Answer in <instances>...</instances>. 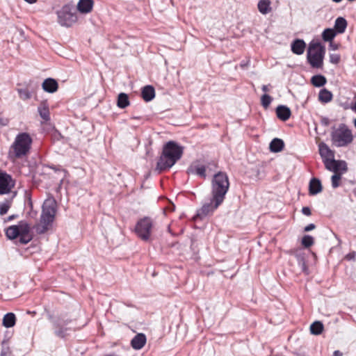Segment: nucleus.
Wrapping results in <instances>:
<instances>
[{"instance_id": "obj_1", "label": "nucleus", "mask_w": 356, "mask_h": 356, "mask_svg": "<svg viewBox=\"0 0 356 356\" xmlns=\"http://www.w3.org/2000/svg\"><path fill=\"white\" fill-rule=\"evenodd\" d=\"M184 147L177 142L170 140L163 147L162 152L156 163V170L160 172L171 168L182 156Z\"/></svg>"}, {"instance_id": "obj_2", "label": "nucleus", "mask_w": 356, "mask_h": 356, "mask_svg": "<svg viewBox=\"0 0 356 356\" xmlns=\"http://www.w3.org/2000/svg\"><path fill=\"white\" fill-rule=\"evenodd\" d=\"M33 140L26 132L18 134L10 146L9 156L12 159H22L26 156L31 150Z\"/></svg>"}, {"instance_id": "obj_3", "label": "nucleus", "mask_w": 356, "mask_h": 356, "mask_svg": "<svg viewBox=\"0 0 356 356\" xmlns=\"http://www.w3.org/2000/svg\"><path fill=\"white\" fill-rule=\"evenodd\" d=\"M5 234L10 240L17 239V243L20 245H26L33 239L30 225L26 220H20L17 225L8 227Z\"/></svg>"}, {"instance_id": "obj_4", "label": "nucleus", "mask_w": 356, "mask_h": 356, "mask_svg": "<svg viewBox=\"0 0 356 356\" xmlns=\"http://www.w3.org/2000/svg\"><path fill=\"white\" fill-rule=\"evenodd\" d=\"M229 188V181L227 175L223 172L216 173L211 181V196L216 200L224 202L225 195Z\"/></svg>"}, {"instance_id": "obj_5", "label": "nucleus", "mask_w": 356, "mask_h": 356, "mask_svg": "<svg viewBox=\"0 0 356 356\" xmlns=\"http://www.w3.org/2000/svg\"><path fill=\"white\" fill-rule=\"evenodd\" d=\"M47 317L52 323L54 334L58 338L65 339L70 335V332L75 331V328L71 325L72 319L65 318L63 315L54 317L51 314H48Z\"/></svg>"}, {"instance_id": "obj_6", "label": "nucleus", "mask_w": 356, "mask_h": 356, "mask_svg": "<svg viewBox=\"0 0 356 356\" xmlns=\"http://www.w3.org/2000/svg\"><path fill=\"white\" fill-rule=\"evenodd\" d=\"M58 23L64 27H71L78 21L75 5L73 1L64 4L56 11Z\"/></svg>"}, {"instance_id": "obj_7", "label": "nucleus", "mask_w": 356, "mask_h": 356, "mask_svg": "<svg viewBox=\"0 0 356 356\" xmlns=\"http://www.w3.org/2000/svg\"><path fill=\"white\" fill-rule=\"evenodd\" d=\"M325 54V48L321 42L312 41L309 44L307 49V62L314 68H321L323 65Z\"/></svg>"}, {"instance_id": "obj_8", "label": "nucleus", "mask_w": 356, "mask_h": 356, "mask_svg": "<svg viewBox=\"0 0 356 356\" xmlns=\"http://www.w3.org/2000/svg\"><path fill=\"white\" fill-rule=\"evenodd\" d=\"M331 133L332 143L338 147H346L353 140L352 131L345 124H340L337 129H334Z\"/></svg>"}, {"instance_id": "obj_9", "label": "nucleus", "mask_w": 356, "mask_h": 356, "mask_svg": "<svg viewBox=\"0 0 356 356\" xmlns=\"http://www.w3.org/2000/svg\"><path fill=\"white\" fill-rule=\"evenodd\" d=\"M57 211V202L54 197H50L44 200L42 206L40 218L44 222H53Z\"/></svg>"}, {"instance_id": "obj_10", "label": "nucleus", "mask_w": 356, "mask_h": 356, "mask_svg": "<svg viewBox=\"0 0 356 356\" xmlns=\"http://www.w3.org/2000/svg\"><path fill=\"white\" fill-rule=\"evenodd\" d=\"M152 220L149 217H144L140 219L135 227V232L137 236L143 241H148L150 237L152 228Z\"/></svg>"}, {"instance_id": "obj_11", "label": "nucleus", "mask_w": 356, "mask_h": 356, "mask_svg": "<svg viewBox=\"0 0 356 356\" xmlns=\"http://www.w3.org/2000/svg\"><path fill=\"white\" fill-rule=\"evenodd\" d=\"M15 185L12 176L4 171H0V195L8 194Z\"/></svg>"}, {"instance_id": "obj_12", "label": "nucleus", "mask_w": 356, "mask_h": 356, "mask_svg": "<svg viewBox=\"0 0 356 356\" xmlns=\"http://www.w3.org/2000/svg\"><path fill=\"white\" fill-rule=\"evenodd\" d=\"M222 204V201L217 204L216 200L212 196L210 202L204 204L201 209L197 211L196 216L202 219L213 213Z\"/></svg>"}, {"instance_id": "obj_13", "label": "nucleus", "mask_w": 356, "mask_h": 356, "mask_svg": "<svg viewBox=\"0 0 356 356\" xmlns=\"http://www.w3.org/2000/svg\"><path fill=\"white\" fill-rule=\"evenodd\" d=\"M325 168L334 174H344L347 172L348 168V164L344 160H336L335 159L330 160V162L325 165Z\"/></svg>"}, {"instance_id": "obj_14", "label": "nucleus", "mask_w": 356, "mask_h": 356, "mask_svg": "<svg viewBox=\"0 0 356 356\" xmlns=\"http://www.w3.org/2000/svg\"><path fill=\"white\" fill-rule=\"evenodd\" d=\"M318 151L324 165L330 162V160L334 159V152L323 142L318 145Z\"/></svg>"}, {"instance_id": "obj_15", "label": "nucleus", "mask_w": 356, "mask_h": 356, "mask_svg": "<svg viewBox=\"0 0 356 356\" xmlns=\"http://www.w3.org/2000/svg\"><path fill=\"white\" fill-rule=\"evenodd\" d=\"M94 1L93 0H79L76 10H78L81 14L90 13L93 8Z\"/></svg>"}, {"instance_id": "obj_16", "label": "nucleus", "mask_w": 356, "mask_h": 356, "mask_svg": "<svg viewBox=\"0 0 356 356\" xmlns=\"http://www.w3.org/2000/svg\"><path fill=\"white\" fill-rule=\"evenodd\" d=\"M147 338L145 334L138 333L131 341V346L135 350H140L145 345Z\"/></svg>"}, {"instance_id": "obj_17", "label": "nucleus", "mask_w": 356, "mask_h": 356, "mask_svg": "<svg viewBox=\"0 0 356 356\" xmlns=\"http://www.w3.org/2000/svg\"><path fill=\"white\" fill-rule=\"evenodd\" d=\"M306 47L305 42L302 39H295L291 44V51L296 55H301L304 53Z\"/></svg>"}, {"instance_id": "obj_18", "label": "nucleus", "mask_w": 356, "mask_h": 356, "mask_svg": "<svg viewBox=\"0 0 356 356\" xmlns=\"http://www.w3.org/2000/svg\"><path fill=\"white\" fill-rule=\"evenodd\" d=\"M323 190L321 181L319 179L313 177L311 179L309 184V193L310 195H315L321 193Z\"/></svg>"}, {"instance_id": "obj_19", "label": "nucleus", "mask_w": 356, "mask_h": 356, "mask_svg": "<svg viewBox=\"0 0 356 356\" xmlns=\"http://www.w3.org/2000/svg\"><path fill=\"white\" fill-rule=\"evenodd\" d=\"M42 89L47 92H55L58 88V82L52 78L46 79L42 85Z\"/></svg>"}, {"instance_id": "obj_20", "label": "nucleus", "mask_w": 356, "mask_h": 356, "mask_svg": "<svg viewBox=\"0 0 356 356\" xmlns=\"http://www.w3.org/2000/svg\"><path fill=\"white\" fill-rule=\"evenodd\" d=\"M276 115L280 120L286 121L289 119L291 112L288 106L280 105L276 108Z\"/></svg>"}, {"instance_id": "obj_21", "label": "nucleus", "mask_w": 356, "mask_h": 356, "mask_svg": "<svg viewBox=\"0 0 356 356\" xmlns=\"http://www.w3.org/2000/svg\"><path fill=\"white\" fill-rule=\"evenodd\" d=\"M38 112L40 118L44 121L50 120L49 104L47 101H42L38 107Z\"/></svg>"}, {"instance_id": "obj_22", "label": "nucleus", "mask_w": 356, "mask_h": 356, "mask_svg": "<svg viewBox=\"0 0 356 356\" xmlns=\"http://www.w3.org/2000/svg\"><path fill=\"white\" fill-rule=\"evenodd\" d=\"M142 98L147 102L152 101L155 97V90L152 86L147 85L142 88Z\"/></svg>"}, {"instance_id": "obj_23", "label": "nucleus", "mask_w": 356, "mask_h": 356, "mask_svg": "<svg viewBox=\"0 0 356 356\" xmlns=\"http://www.w3.org/2000/svg\"><path fill=\"white\" fill-rule=\"evenodd\" d=\"M188 174L197 175L201 177H206V167L204 165H199L191 164L187 169Z\"/></svg>"}, {"instance_id": "obj_24", "label": "nucleus", "mask_w": 356, "mask_h": 356, "mask_svg": "<svg viewBox=\"0 0 356 356\" xmlns=\"http://www.w3.org/2000/svg\"><path fill=\"white\" fill-rule=\"evenodd\" d=\"M348 23L346 19L343 17H339L336 19L334 25V30L337 34L343 33L346 29Z\"/></svg>"}, {"instance_id": "obj_25", "label": "nucleus", "mask_w": 356, "mask_h": 356, "mask_svg": "<svg viewBox=\"0 0 356 356\" xmlns=\"http://www.w3.org/2000/svg\"><path fill=\"white\" fill-rule=\"evenodd\" d=\"M292 254L296 258L298 264L302 268L303 272L307 271V266L306 264V260L305 253L300 250H296L293 251Z\"/></svg>"}, {"instance_id": "obj_26", "label": "nucleus", "mask_w": 356, "mask_h": 356, "mask_svg": "<svg viewBox=\"0 0 356 356\" xmlns=\"http://www.w3.org/2000/svg\"><path fill=\"white\" fill-rule=\"evenodd\" d=\"M284 147V143L283 140L275 138H273L270 143L269 148L272 152L277 153L281 152Z\"/></svg>"}, {"instance_id": "obj_27", "label": "nucleus", "mask_w": 356, "mask_h": 356, "mask_svg": "<svg viewBox=\"0 0 356 356\" xmlns=\"http://www.w3.org/2000/svg\"><path fill=\"white\" fill-rule=\"evenodd\" d=\"M16 316L12 312L7 313L3 318L2 324L6 327H12L15 325Z\"/></svg>"}, {"instance_id": "obj_28", "label": "nucleus", "mask_w": 356, "mask_h": 356, "mask_svg": "<svg viewBox=\"0 0 356 356\" xmlns=\"http://www.w3.org/2000/svg\"><path fill=\"white\" fill-rule=\"evenodd\" d=\"M130 104L129 95L124 92H120L117 99V106L120 108H125Z\"/></svg>"}, {"instance_id": "obj_29", "label": "nucleus", "mask_w": 356, "mask_h": 356, "mask_svg": "<svg viewBox=\"0 0 356 356\" xmlns=\"http://www.w3.org/2000/svg\"><path fill=\"white\" fill-rule=\"evenodd\" d=\"M53 222H44L42 218L40 220V223L37 224L34 226V228L35 229V232L38 234H44L46 232L48 231L49 227L51 225Z\"/></svg>"}, {"instance_id": "obj_30", "label": "nucleus", "mask_w": 356, "mask_h": 356, "mask_svg": "<svg viewBox=\"0 0 356 356\" xmlns=\"http://www.w3.org/2000/svg\"><path fill=\"white\" fill-rule=\"evenodd\" d=\"M257 7L259 11L263 15H266L271 10L270 1L269 0H260Z\"/></svg>"}, {"instance_id": "obj_31", "label": "nucleus", "mask_w": 356, "mask_h": 356, "mask_svg": "<svg viewBox=\"0 0 356 356\" xmlns=\"http://www.w3.org/2000/svg\"><path fill=\"white\" fill-rule=\"evenodd\" d=\"M327 82L326 78L322 74H316L312 77L311 83L315 87H322Z\"/></svg>"}, {"instance_id": "obj_32", "label": "nucleus", "mask_w": 356, "mask_h": 356, "mask_svg": "<svg viewBox=\"0 0 356 356\" xmlns=\"http://www.w3.org/2000/svg\"><path fill=\"white\" fill-rule=\"evenodd\" d=\"M332 99V92L327 90L326 88H323L320 90L318 94V99L320 102L323 103H328Z\"/></svg>"}, {"instance_id": "obj_33", "label": "nucleus", "mask_w": 356, "mask_h": 356, "mask_svg": "<svg viewBox=\"0 0 356 356\" xmlns=\"http://www.w3.org/2000/svg\"><path fill=\"white\" fill-rule=\"evenodd\" d=\"M337 32L333 29H325L322 33V38L325 42H331L337 35Z\"/></svg>"}, {"instance_id": "obj_34", "label": "nucleus", "mask_w": 356, "mask_h": 356, "mask_svg": "<svg viewBox=\"0 0 356 356\" xmlns=\"http://www.w3.org/2000/svg\"><path fill=\"white\" fill-rule=\"evenodd\" d=\"M323 327V324L321 321H316L310 325V332L312 334L319 335L322 333Z\"/></svg>"}, {"instance_id": "obj_35", "label": "nucleus", "mask_w": 356, "mask_h": 356, "mask_svg": "<svg viewBox=\"0 0 356 356\" xmlns=\"http://www.w3.org/2000/svg\"><path fill=\"white\" fill-rule=\"evenodd\" d=\"M12 205V199H6L3 202H0V215L3 216L8 211Z\"/></svg>"}, {"instance_id": "obj_36", "label": "nucleus", "mask_w": 356, "mask_h": 356, "mask_svg": "<svg viewBox=\"0 0 356 356\" xmlns=\"http://www.w3.org/2000/svg\"><path fill=\"white\" fill-rule=\"evenodd\" d=\"M343 175V174L337 173L331 177L332 187L333 188H337L341 185L340 181L341 180Z\"/></svg>"}, {"instance_id": "obj_37", "label": "nucleus", "mask_w": 356, "mask_h": 356, "mask_svg": "<svg viewBox=\"0 0 356 356\" xmlns=\"http://www.w3.org/2000/svg\"><path fill=\"white\" fill-rule=\"evenodd\" d=\"M301 243L305 248H309L314 243V239L310 235H305L302 238Z\"/></svg>"}, {"instance_id": "obj_38", "label": "nucleus", "mask_w": 356, "mask_h": 356, "mask_svg": "<svg viewBox=\"0 0 356 356\" xmlns=\"http://www.w3.org/2000/svg\"><path fill=\"white\" fill-rule=\"evenodd\" d=\"M12 351L8 345L6 340H3L1 343V350L0 356H10Z\"/></svg>"}, {"instance_id": "obj_39", "label": "nucleus", "mask_w": 356, "mask_h": 356, "mask_svg": "<svg viewBox=\"0 0 356 356\" xmlns=\"http://www.w3.org/2000/svg\"><path fill=\"white\" fill-rule=\"evenodd\" d=\"M17 92L19 97L23 100H27L31 98V93L27 88H19Z\"/></svg>"}, {"instance_id": "obj_40", "label": "nucleus", "mask_w": 356, "mask_h": 356, "mask_svg": "<svg viewBox=\"0 0 356 356\" xmlns=\"http://www.w3.org/2000/svg\"><path fill=\"white\" fill-rule=\"evenodd\" d=\"M273 98L268 94H264L261 97V104L264 108L269 107Z\"/></svg>"}, {"instance_id": "obj_41", "label": "nucleus", "mask_w": 356, "mask_h": 356, "mask_svg": "<svg viewBox=\"0 0 356 356\" xmlns=\"http://www.w3.org/2000/svg\"><path fill=\"white\" fill-rule=\"evenodd\" d=\"M340 55L337 54H332L330 55V62L333 64H338L340 61Z\"/></svg>"}, {"instance_id": "obj_42", "label": "nucleus", "mask_w": 356, "mask_h": 356, "mask_svg": "<svg viewBox=\"0 0 356 356\" xmlns=\"http://www.w3.org/2000/svg\"><path fill=\"white\" fill-rule=\"evenodd\" d=\"M330 44H329V47L331 50H333V51H335V50H337L340 46L339 44L338 43H334L332 41L331 42H329Z\"/></svg>"}, {"instance_id": "obj_43", "label": "nucleus", "mask_w": 356, "mask_h": 356, "mask_svg": "<svg viewBox=\"0 0 356 356\" xmlns=\"http://www.w3.org/2000/svg\"><path fill=\"white\" fill-rule=\"evenodd\" d=\"M302 213L305 215V216H311L312 214V212H311V209L309 207H302Z\"/></svg>"}, {"instance_id": "obj_44", "label": "nucleus", "mask_w": 356, "mask_h": 356, "mask_svg": "<svg viewBox=\"0 0 356 356\" xmlns=\"http://www.w3.org/2000/svg\"><path fill=\"white\" fill-rule=\"evenodd\" d=\"M315 227H316V225L314 223H310L305 227L304 231L306 232H310V231L314 229Z\"/></svg>"}, {"instance_id": "obj_45", "label": "nucleus", "mask_w": 356, "mask_h": 356, "mask_svg": "<svg viewBox=\"0 0 356 356\" xmlns=\"http://www.w3.org/2000/svg\"><path fill=\"white\" fill-rule=\"evenodd\" d=\"M330 120L328 118H326V117H323L321 119V123L322 124V125L323 126H328L330 124Z\"/></svg>"}, {"instance_id": "obj_46", "label": "nucleus", "mask_w": 356, "mask_h": 356, "mask_svg": "<svg viewBox=\"0 0 356 356\" xmlns=\"http://www.w3.org/2000/svg\"><path fill=\"white\" fill-rule=\"evenodd\" d=\"M9 120L0 116V127H5L8 124Z\"/></svg>"}, {"instance_id": "obj_47", "label": "nucleus", "mask_w": 356, "mask_h": 356, "mask_svg": "<svg viewBox=\"0 0 356 356\" xmlns=\"http://www.w3.org/2000/svg\"><path fill=\"white\" fill-rule=\"evenodd\" d=\"M17 218H18L17 214H13L11 216H9L7 218L4 219V222H10Z\"/></svg>"}, {"instance_id": "obj_48", "label": "nucleus", "mask_w": 356, "mask_h": 356, "mask_svg": "<svg viewBox=\"0 0 356 356\" xmlns=\"http://www.w3.org/2000/svg\"><path fill=\"white\" fill-rule=\"evenodd\" d=\"M332 356H343V353L340 350H334Z\"/></svg>"}, {"instance_id": "obj_49", "label": "nucleus", "mask_w": 356, "mask_h": 356, "mask_svg": "<svg viewBox=\"0 0 356 356\" xmlns=\"http://www.w3.org/2000/svg\"><path fill=\"white\" fill-rule=\"evenodd\" d=\"M355 252L349 253L346 255V258L348 259H352L355 258Z\"/></svg>"}, {"instance_id": "obj_50", "label": "nucleus", "mask_w": 356, "mask_h": 356, "mask_svg": "<svg viewBox=\"0 0 356 356\" xmlns=\"http://www.w3.org/2000/svg\"><path fill=\"white\" fill-rule=\"evenodd\" d=\"M261 89L264 92H267L269 90L268 86L267 85H263Z\"/></svg>"}, {"instance_id": "obj_51", "label": "nucleus", "mask_w": 356, "mask_h": 356, "mask_svg": "<svg viewBox=\"0 0 356 356\" xmlns=\"http://www.w3.org/2000/svg\"><path fill=\"white\" fill-rule=\"evenodd\" d=\"M25 1L29 3H33L37 1V0H24Z\"/></svg>"}, {"instance_id": "obj_52", "label": "nucleus", "mask_w": 356, "mask_h": 356, "mask_svg": "<svg viewBox=\"0 0 356 356\" xmlns=\"http://www.w3.org/2000/svg\"><path fill=\"white\" fill-rule=\"evenodd\" d=\"M28 198H29V204H30L31 207H32V202H31V196L29 194L28 195Z\"/></svg>"}, {"instance_id": "obj_53", "label": "nucleus", "mask_w": 356, "mask_h": 356, "mask_svg": "<svg viewBox=\"0 0 356 356\" xmlns=\"http://www.w3.org/2000/svg\"><path fill=\"white\" fill-rule=\"evenodd\" d=\"M169 210L170 211H172L175 210V205L174 204H172L170 207H169Z\"/></svg>"}, {"instance_id": "obj_54", "label": "nucleus", "mask_w": 356, "mask_h": 356, "mask_svg": "<svg viewBox=\"0 0 356 356\" xmlns=\"http://www.w3.org/2000/svg\"><path fill=\"white\" fill-rule=\"evenodd\" d=\"M335 3H339L341 2L342 0H332Z\"/></svg>"}, {"instance_id": "obj_55", "label": "nucleus", "mask_w": 356, "mask_h": 356, "mask_svg": "<svg viewBox=\"0 0 356 356\" xmlns=\"http://www.w3.org/2000/svg\"><path fill=\"white\" fill-rule=\"evenodd\" d=\"M132 118H133V119H140V118H139V117H137V116H134V117H132Z\"/></svg>"}, {"instance_id": "obj_56", "label": "nucleus", "mask_w": 356, "mask_h": 356, "mask_svg": "<svg viewBox=\"0 0 356 356\" xmlns=\"http://www.w3.org/2000/svg\"><path fill=\"white\" fill-rule=\"evenodd\" d=\"M349 183H350L351 184H354L355 182L353 181H348Z\"/></svg>"}, {"instance_id": "obj_57", "label": "nucleus", "mask_w": 356, "mask_h": 356, "mask_svg": "<svg viewBox=\"0 0 356 356\" xmlns=\"http://www.w3.org/2000/svg\"><path fill=\"white\" fill-rule=\"evenodd\" d=\"M354 124H355V127L356 128V119L355 120Z\"/></svg>"}, {"instance_id": "obj_58", "label": "nucleus", "mask_w": 356, "mask_h": 356, "mask_svg": "<svg viewBox=\"0 0 356 356\" xmlns=\"http://www.w3.org/2000/svg\"><path fill=\"white\" fill-rule=\"evenodd\" d=\"M241 65L242 67H243V66H245V63H241Z\"/></svg>"}]
</instances>
